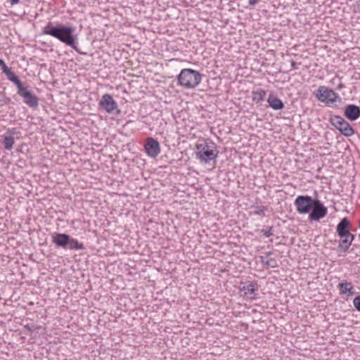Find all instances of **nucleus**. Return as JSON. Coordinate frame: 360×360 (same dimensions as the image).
<instances>
[{
  "instance_id": "obj_9",
  "label": "nucleus",
  "mask_w": 360,
  "mask_h": 360,
  "mask_svg": "<svg viewBox=\"0 0 360 360\" xmlns=\"http://www.w3.org/2000/svg\"><path fill=\"white\" fill-rule=\"evenodd\" d=\"M18 94L23 98V101L31 108H36L38 104L37 97L32 94L23 84L18 89Z\"/></svg>"
},
{
  "instance_id": "obj_21",
  "label": "nucleus",
  "mask_w": 360,
  "mask_h": 360,
  "mask_svg": "<svg viewBox=\"0 0 360 360\" xmlns=\"http://www.w3.org/2000/svg\"><path fill=\"white\" fill-rule=\"evenodd\" d=\"M262 262L266 267L274 268L277 266L276 260L272 258L267 259L266 261L264 259H262Z\"/></svg>"
},
{
  "instance_id": "obj_18",
  "label": "nucleus",
  "mask_w": 360,
  "mask_h": 360,
  "mask_svg": "<svg viewBox=\"0 0 360 360\" xmlns=\"http://www.w3.org/2000/svg\"><path fill=\"white\" fill-rule=\"evenodd\" d=\"M3 73H4L6 75L8 80L13 82L16 85L17 89H18L19 87H20L22 85V83L21 82V81L15 75L14 72H13L11 68H8L6 70V72H3Z\"/></svg>"
},
{
  "instance_id": "obj_2",
  "label": "nucleus",
  "mask_w": 360,
  "mask_h": 360,
  "mask_svg": "<svg viewBox=\"0 0 360 360\" xmlns=\"http://www.w3.org/2000/svg\"><path fill=\"white\" fill-rule=\"evenodd\" d=\"M42 32L44 34L53 37L82 53L76 45L77 37L73 34V28L65 25L55 26L51 22H49L44 27Z\"/></svg>"
},
{
  "instance_id": "obj_23",
  "label": "nucleus",
  "mask_w": 360,
  "mask_h": 360,
  "mask_svg": "<svg viewBox=\"0 0 360 360\" xmlns=\"http://www.w3.org/2000/svg\"><path fill=\"white\" fill-rule=\"evenodd\" d=\"M0 67L1 68L2 72H6V70L8 68V67L6 65L4 60H2L0 63Z\"/></svg>"
},
{
  "instance_id": "obj_14",
  "label": "nucleus",
  "mask_w": 360,
  "mask_h": 360,
  "mask_svg": "<svg viewBox=\"0 0 360 360\" xmlns=\"http://www.w3.org/2000/svg\"><path fill=\"white\" fill-rule=\"evenodd\" d=\"M345 115L352 121L356 120L360 116V109L356 105H349L345 108Z\"/></svg>"
},
{
  "instance_id": "obj_26",
  "label": "nucleus",
  "mask_w": 360,
  "mask_h": 360,
  "mask_svg": "<svg viewBox=\"0 0 360 360\" xmlns=\"http://www.w3.org/2000/svg\"><path fill=\"white\" fill-rule=\"evenodd\" d=\"M2 60H3L0 58V63H1V61H2Z\"/></svg>"
},
{
  "instance_id": "obj_19",
  "label": "nucleus",
  "mask_w": 360,
  "mask_h": 360,
  "mask_svg": "<svg viewBox=\"0 0 360 360\" xmlns=\"http://www.w3.org/2000/svg\"><path fill=\"white\" fill-rule=\"evenodd\" d=\"M68 248L70 250H80L84 248L83 243H79V241L69 236Z\"/></svg>"
},
{
  "instance_id": "obj_6",
  "label": "nucleus",
  "mask_w": 360,
  "mask_h": 360,
  "mask_svg": "<svg viewBox=\"0 0 360 360\" xmlns=\"http://www.w3.org/2000/svg\"><path fill=\"white\" fill-rule=\"evenodd\" d=\"M314 94L319 101L330 107L341 100L338 93L326 86H319Z\"/></svg>"
},
{
  "instance_id": "obj_12",
  "label": "nucleus",
  "mask_w": 360,
  "mask_h": 360,
  "mask_svg": "<svg viewBox=\"0 0 360 360\" xmlns=\"http://www.w3.org/2000/svg\"><path fill=\"white\" fill-rule=\"evenodd\" d=\"M53 243L57 246L66 248L68 247L69 235L65 233H53L51 235Z\"/></svg>"
},
{
  "instance_id": "obj_25",
  "label": "nucleus",
  "mask_w": 360,
  "mask_h": 360,
  "mask_svg": "<svg viewBox=\"0 0 360 360\" xmlns=\"http://www.w3.org/2000/svg\"><path fill=\"white\" fill-rule=\"evenodd\" d=\"M257 2V0H250L249 4L250 5H255Z\"/></svg>"
},
{
  "instance_id": "obj_11",
  "label": "nucleus",
  "mask_w": 360,
  "mask_h": 360,
  "mask_svg": "<svg viewBox=\"0 0 360 360\" xmlns=\"http://www.w3.org/2000/svg\"><path fill=\"white\" fill-rule=\"evenodd\" d=\"M144 148L146 154L150 158H156L160 153V147L158 141L152 137L146 140Z\"/></svg>"
},
{
  "instance_id": "obj_4",
  "label": "nucleus",
  "mask_w": 360,
  "mask_h": 360,
  "mask_svg": "<svg viewBox=\"0 0 360 360\" xmlns=\"http://www.w3.org/2000/svg\"><path fill=\"white\" fill-rule=\"evenodd\" d=\"M202 81V75L197 70L191 68L182 69L177 76V84L186 89H193Z\"/></svg>"
},
{
  "instance_id": "obj_13",
  "label": "nucleus",
  "mask_w": 360,
  "mask_h": 360,
  "mask_svg": "<svg viewBox=\"0 0 360 360\" xmlns=\"http://www.w3.org/2000/svg\"><path fill=\"white\" fill-rule=\"evenodd\" d=\"M338 288L340 294L347 297H351L355 293L354 285L351 282L342 281L338 284Z\"/></svg>"
},
{
  "instance_id": "obj_16",
  "label": "nucleus",
  "mask_w": 360,
  "mask_h": 360,
  "mask_svg": "<svg viewBox=\"0 0 360 360\" xmlns=\"http://www.w3.org/2000/svg\"><path fill=\"white\" fill-rule=\"evenodd\" d=\"M13 133L11 131H8L5 135H4L2 144L4 148L7 150H11L15 143L14 137L13 136Z\"/></svg>"
},
{
  "instance_id": "obj_5",
  "label": "nucleus",
  "mask_w": 360,
  "mask_h": 360,
  "mask_svg": "<svg viewBox=\"0 0 360 360\" xmlns=\"http://www.w3.org/2000/svg\"><path fill=\"white\" fill-rule=\"evenodd\" d=\"M351 224L347 218H343L338 224L336 231L340 238L339 248L346 251L349 249L354 239V236L350 232Z\"/></svg>"
},
{
  "instance_id": "obj_20",
  "label": "nucleus",
  "mask_w": 360,
  "mask_h": 360,
  "mask_svg": "<svg viewBox=\"0 0 360 360\" xmlns=\"http://www.w3.org/2000/svg\"><path fill=\"white\" fill-rule=\"evenodd\" d=\"M330 83L332 85L337 84L336 89L338 90H341L342 88H344V84L342 82L341 78L338 75H335L333 78H332L330 81Z\"/></svg>"
},
{
  "instance_id": "obj_22",
  "label": "nucleus",
  "mask_w": 360,
  "mask_h": 360,
  "mask_svg": "<svg viewBox=\"0 0 360 360\" xmlns=\"http://www.w3.org/2000/svg\"><path fill=\"white\" fill-rule=\"evenodd\" d=\"M353 304L354 307L360 311V295H358L354 299Z\"/></svg>"
},
{
  "instance_id": "obj_7",
  "label": "nucleus",
  "mask_w": 360,
  "mask_h": 360,
  "mask_svg": "<svg viewBox=\"0 0 360 360\" xmlns=\"http://www.w3.org/2000/svg\"><path fill=\"white\" fill-rule=\"evenodd\" d=\"M330 123L345 136H351L354 134L350 124L340 116L331 117Z\"/></svg>"
},
{
  "instance_id": "obj_17",
  "label": "nucleus",
  "mask_w": 360,
  "mask_h": 360,
  "mask_svg": "<svg viewBox=\"0 0 360 360\" xmlns=\"http://www.w3.org/2000/svg\"><path fill=\"white\" fill-rule=\"evenodd\" d=\"M265 96L266 91L262 89H258L252 91V99L256 103L263 101Z\"/></svg>"
},
{
  "instance_id": "obj_24",
  "label": "nucleus",
  "mask_w": 360,
  "mask_h": 360,
  "mask_svg": "<svg viewBox=\"0 0 360 360\" xmlns=\"http://www.w3.org/2000/svg\"><path fill=\"white\" fill-rule=\"evenodd\" d=\"M11 6L16 5L19 3L20 0H8Z\"/></svg>"
},
{
  "instance_id": "obj_10",
  "label": "nucleus",
  "mask_w": 360,
  "mask_h": 360,
  "mask_svg": "<svg viewBox=\"0 0 360 360\" xmlns=\"http://www.w3.org/2000/svg\"><path fill=\"white\" fill-rule=\"evenodd\" d=\"M98 105L109 114L112 113L115 110L119 112L117 104L110 94L103 95Z\"/></svg>"
},
{
  "instance_id": "obj_1",
  "label": "nucleus",
  "mask_w": 360,
  "mask_h": 360,
  "mask_svg": "<svg viewBox=\"0 0 360 360\" xmlns=\"http://www.w3.org/2000/svg\"><path fill=\"white\" fill-rule=\"evenodd\" d=\"M294 205L297 213L309 214V218L312 221H319L328 214L327 207L319 200L313 199L309 195H298Z\"/></svg>"
},
{
  "instance_id": "obj_3",
  "label": "nucleus",
  "mask_w": 360,
  "mask_h": 360,
  "mask_svg": "<svg viewBox=\"0 0 360 360\" xmlns=\"http://www.w3.org/2000/svg\"><path fill=\"white\" fill-rule=\"evenodd\" d=\"M218 154L219 150L216 143L210 139H202L195 145V157L201 163L214 162Z\"/></svg>"
},
{
  "instance_id": "obj_8",
  "label": "nucleus",
  "mask_w": 360,
  "mask_h": 360,
  "mask_svg": "<svg viewBox=\"0 0 360 360\" xmlns=\"http://www.w3.org/2000/svg\"><path fill=\"white\" fill-rule=\"evenodd\" d=\"M259 288L256 281L243 282L240 285V291L244 297L248 300H255L257 297Z\"/></svg>"
},
{
  "instance_id": "obj_15",
  "label": "nucleus",
  "mask_w": 360,
  "mask_h": 360,
  "mask_svg": "<svg viewBox=\"0 0 360 360\" xmlns=\"http://www.w3.org/2000/svg\"><path fill=\"white\" fill-rule=\"evenodd\" d=\"M267 102L269 106L274 110H281L284 108L283 101L274 93L269 94Z\"/></svg>"
}]
</instances>
